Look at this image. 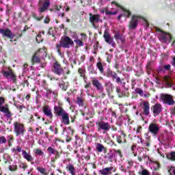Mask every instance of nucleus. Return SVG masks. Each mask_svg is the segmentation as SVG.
I'll return each mask as SVG.
<instances>
[{
  "instance_id": "1",
  "label": "nucleus",
  "mask_w": 175,
  "mask_h": 175,
  "mask_svg": "<svg viewBox=\"0 0 175 175\" xmlns=\"http://www.w3.org/2000/svg\"><path fill=\"white\" fill-rule=\"evenodd\" d=\"M96 126L97 129V132L98 133H103L104 135L105 133H107L111 129V126H110V123L109 122H103L102 120H99L96 122Z\"/></svg>"
},
{
  "instance_id": "2",
  "label": "nucleus",
  "mask_w": 175,
  "mask_h": 175,
  "mask_svg": "<svg viewBox=\"0 0 175 175\" xmlns=\"http://www.w3.org/2000/svg\"><path fill=\"white\" fill-rule=\"evenodd\" d=\"M5 97L1 96L0 97V111L5 114V117L7 118H12L13 117V113L9 109V105L8 104L5 105ZM5 105V106H3Z\"/></svg>"
},
{
  "instance_id": "3",
  "label": "nucleus",
  "mask_w": 175,
  "mask_h": 175,
  "mask_svg": "<svg viewBox=\"0 0 175 175\" xmlns=\"http://www.w3.org/2000/svg\"><path fill=\"white\" fill-rule=\"evenodd\" d=\"M75 42L70 37L65 36L62 37L59 44H56V48L61 49V47H62L63 49H70V46H73Z\"/></svg>"
},
{
  "instance_id": "4",
  "label": "nucleus",
  "mask_w": 175,
  "mask_h": 175,
  "mask_svg": "<svg viewBox=\"0 0 175 175\" xmlns=\"http://www.w3.org/2000/svg\"><path fill=\"white\" fill-rule=\"evenodd\" d=\"M25 126L24 124L18 122L14 123V132L16 136H24L25 133Z\"/></svg>"
},
{
  "instance_id": "5",
  "label": "nucleus",
  "mask_w": 175,
  "mask_h": 175,
  "mask_svg": "<svg viewBox=\"0 0 175 175\" xmlns=\"http://www.w3.org/2000/svg\"><path fill=\"white\" fill-rule=\"evenodd\" d=\"M60 120L64 125H70V122L73 124L76 121V116H70L69 113L66 112L60 116Z\"/></svg>"
},
{
  "instance_id": "6",
  "label": "nucleus",
  "mask_w": 175,
  "mask_h": 175,
  "mask_svg": "<svg viewBox=\"0 0 175 175\" xmlns=\"http://www.w3.org/2000/svg\"><path fill=\"white\" fill-rule=\"evenodd\" d=\"M106 77L109 79H111V80L116 81V83H121V78L118 77V74L110 68H107Z\"/></svg>"
},
{
  "instance_id": "7",
  "label": "nucleus",
  "mask_w": 175,
  "mask_h": 175,
  "mask_svg": "<svg viewBox=\"0 0 175 175\" xmlns=\"http://www.w3.org/2000/svg\"><path fill=\"white\" fill-rule=\"evenodd\" d=\"M142 18V16L137 15H133L132 18L129 23V29H136L137 25L139 24V20Z\"/></svg>"
},
{
  "instance_id": "8",
  "label": "nucleus",
  "mask_w": 175,
  "mask_h": 175,
  "mask_svg": "<svg viewBox=\"0 0 175 175\" xmlns=\"http://www.w3.org/2000/svg\"><path fill=\"white\" fill-rule=\"evenodd\" d=\"M161 99L164 105H168V106H173V105H175L173 96L170 94H162L161 96Z\"/></svg>"
},
{
  "instance_id": "9",
  "label": "nucleus",
  "mask_w": 175,
  "mask_h": 175,
  "mask_svg": "<svg viewBox=\"0 0 175 175\" xmlns=\"http://www.w3.org/2000/svg\"><path fill=\"white\" fill-rule=\"evenodd\" d=\"M52 72L55 73V75H57V76H61L64 75V71L62 66L59 62H55L52 66Z\"/></svg>"
},
{
  "instance_id": "10",
  "label": "nucleus",
  "mask_w": 175,
  "mask_h": 175,
  "mask_svg": "<svg viewBox=\"0 0 175 175\" xmlns=\"http://www.w3.org/2000/svg\"><path fill=\"white\" fill-rule=\"evenodd\" d=\"M63 104L59 103L58 105H55L53 107V113L55 117H61L63 114L67 112L62 107Z\"/></svg>"
},
{
  "instance_id": "11",
  "label": "nucleus",
  "mask_w": 175,
  "mask_h": 175,
  "mask_svg": "<svg viewBox=\"0 0 175 175\" xmlns=\"http://www.w3.org/2000/svg\"><path fill=\"white\" fill-rule=\"evenodd\" d=\"M148 132L153 135L154 136H157L158 133H159V125L157 123H150L148 128Z\"/></svg>"
},
{
  "instance_id": "12",
  "label": "nucleus",
  "mask_w": 175,
  "mask_h": 175,
  "mask_svg": "<svg viewBox=\"0 0 175 175\" xmlns=\"http://www.w3.org/2000/svg\"><path fill=\"white\" fill-rule=\"evenodd\" d=\"M150 110L152 111L154 116H159L162 113L163 107L161 103H157L151 107Z\"/></svg>"
},
{
  "instance_id": "13",
  "label": "nucleus",
  "mask_w": 175,
  "mask_h": 175,
  "mask_svg": "<svg viewBox=\"0 0 175 175\" xmlns=\"http://www.w3.org/2000/svg\"><path fill=\"white\" fill-rule=\"evenodd\" d=\"M103 38L107 44H111L113 49H116V42H114V40H113L111 36H110V33L107 31H105Z\"/></svg>"
},
{
  "instance_id": "14",
  "label": "nucleus",
  "mask_w": 175,
  "mask_h": 175,
  "mask_svg": "<svg viewBox=\"0 0 175 175\" xmlns=\"http://www.w3.org/2000/svg\"><path fill=\"white\" fill-rule=\"evenodd\" d=\"M140 107L142 109V114L146 117L150 116V103L148 101H144L140 105Z\"/></svg>"
},
{
  "instance_id": "15",
  "label": "nucleus",
  "mask_w": 175,
  "mask_h": 175,
  "mask_svg": "<svg viewBox=\"0 0 175 175\" xmlns=\"http://www.w3.org/2000/svg\"><path fill=\"white\" fill-rule=\"evenodd\" d=\"M126 134L124 131H120V135L116 137V142L118 144H125L127 143Z\"/></svg>"
},
{
  "instance_id": "16",
  "label": "nucleus",
  "mask_w": 175,
  "mask_h": 175,
  "mask_svg": "<svg viewBox=\"0 0 175 175\" xmlns=\"http://www.w3.org/2000/svg\"><path fill=\"white\" fill-rule=\"evenodd\" d=\"M42 111L44 114L49 117L50 120H53L54 118V115H53V111H51V107L49 105H45L42 107Z\"/></svg>"
},
{
  "instance_id": "17",
  "label": "nucleus",
  "mask_w": 175,
  "mask_h": 175,
  "mask_svg": "<svg viewBox=\"0 0 175 175\" xmlns=\"http://www.w3.org/2000/svg\"><path fill=\"white\" fill-rule=\"evenodd\" d=\"M92 84L93 87L96 88V91H98L99 90H103V88H104L102 83H100V81H99V80H98V79L95 77H93L92 79Z\"/></svg>"
},
{
  "instance_id": "18",
  "label": "nucleus",
  "mask_w": 175,
  "mask_h": 175,
  "mask_svg": "<svg viewBox=\"0 0 175 175\" xmlns=\"http://www.w3.org/2000/svg\"><path fill=\"white\" fill-rule=\"evenodd\" d=\"M89 21L91 24H94V23H102V20H100V15L99 14H92V13L89 14Z\"/></svg>"
},
{
  "instance_id": "19",
  "label": "nucleus",
  "mask_w": 175,
  "mask_h": 175,
  "mask_svg": "<svg viewBox=\"0 0 175 175\" xmlns=\"http://www.w3.org/2000/svg\"><path fill=\"white\" fill-rule=\"evenodd\" d=\"M0 34L2 35V38H12V34L13 32L10 29L5 28V29H0Z\"/></svg>"
},
{
  "instance_id": "20",
  "label": "nucleus",
  "mask_w": 175,
  "mask_h": 175,
  "mask_svg": "<svg viewBox=\"0 0 175 175\" xmlns=\"http://www.w3.org/2000/svg\"><path fill=\"white\" fill-rule=\"evenodd\" d=\"M112 5H116V6H117V8H120V9H121L122 11H124V17H127L128 18H129V17L131 16V14H132L131 13V11L129 10H126V8H124V7H122L121 5H120L118 3H117L116 1H112L111 2Z\"/></svg>"
},
{
  "instance_id": "21",
  "label": "nucleus",
  "mask_w": 175,
  "mask_h": 175,
  "mask_svg": "<svg viewBox=\"0 0 175 175\" xmlns=\"http://www.w3.org/2000/svg\"><path fill=\"white\" fill-rule=\"evenodd\" d=\"M42 49H40L37 52H36L31 59V62L33 65H35V64H39L40 62V51Z\"/></svg>"
},
{
  "instance_id": "22",
  "label": "nucleus",
  "mask_w": 175,
  "mask_h": 175,
  "mask_svg": "<svg viewBox=\"0 0 175 175\" xmlns=\"http://www.w3.org/2000/svg\"><path fill=\"white\" fill-rule=\"evenodd\" d=\"M96 151H98V152H103V151H104V154H106V152H107V148L105 147V146H103L100 143L96 144Z\"/></svg>"
},
{
  "instance_id": "23",
  "label": "nucleus",
  "mask_w": 175,
  "mask_h": 175,
  "mask_svg": "<svg viewBox=\"0 0 175 175\" xmlns=\"http://www.w3.org/2000/svg\"><path fill=\"white\" fill-rule=\"evenodd\" d=\"M112 170H113V167H105L100 170L99 173L100 174H102V175H111V174H113V172H111Z\"/></svg>"
},
{
  "instance_id": "24",
  "label": "nucleus",
  "mask_w": 175,
  "mask_h": 175,
  "mask_svg": "<svg viewBox=\"0 0 175 175\" xmlns=\"http://www.w3.org/2000/svg\"><path fill=\"white\" fill-rule=\"evenodd\" d=\"M22 154L23 158L27 160V162H32L33 161V157L31 155V152H27L25 150H22Z\"/></svg>"
},
{
  "instance_id": "25",
  "label": "nucleus",
  "mask_w": 175,
  "mask_h": 175,
  "mask_svg": "<svg viewBox=\"0 0 175 175\" xmlns=\"http://www.w3.org/2000/svg\"><path fill=\"white\" fill-rule=\"evenodd\" d=\"M114 39L117 40H121L122 43H125V37L120 33V32L117 31L114 35Z\"/></svg>"
},
{
  "instance_id": "26",
  "label": "nucleus",
  "mask_w": 175,
  "mask_h": 175,
  "mask_svg": "<svg viewBox=\"0 0 175 175\" xmlns=\"http://www.w3.org/2000/svg\"><path fill=\"white\" fill-rule=\"evenodd\" d=\"M50 6V1H45L42 5V6L40 8V12L44 13V12H46L47 9H49V7Z\"/></svg>"
},
{
  "instance_id": "27",
  "label": "nucleus",
  "mask_w": 175,
  "mask_h": 175,
  "mask_svg": "<svg viewBox=\"0 0 175 175\" xmlns=\"http://www.w3.org/2000/svg\"><path fill=\"white\" fill-rule=\"evenodd\" d=\"M159 32H161L162 34L160 36V40L162 43H167V37L166 33H163V31L161 29H159Z\"/></svg>"
},
{
  "instance_id": "28",
  "label": "nucleus",
  "mask_w": 175,
  "mask_h": 175,
  "mask_svg": "<svg viewBox=\"0 0 175 175\" xmlns=\"http://www.w3.org/2000/svg\"><path fill=\"white\" fill-rule=\"evenodd\" d=\"M78 73L80 75V77H82L83 79V81L85 83H87V77L85 76V70L83 68H79L78 69Z\"/></svg>"
},
{
  "instance_id": "29",
  "label": "nucleus",
  "mask_w": 175,
  "mask_h": 175,
  "mask_svg": "<svg viewBox=\"0 0 175 175\" xmlns=\"http://www.w3.org/2000/svg\"><path fill=\"white\" fill-rule=\"evenodd\" d=\"M163 80L168 87H173L174 85V84L172 83V78L169 75H165Z\"/></svg>"
},
{
  "instance_id": "30",
  "label": "nucleus",
  "mask_w": 175,
  "mask_h": 175,
  "mask_svg": "<svg viewBox=\"0 0 175 175\" xmlns=\"http://www.w3.org/2000/svg\"><path fill=\"white\" fill-rule=\"evenodd\" d=\"M97 69L99 70V72L101 75L105 73V68H103V64L101 62H98L96 64Z\"/></svg>"
},
{
  "instance_id": "31",
  "label": "nucleus",
  "mask_w": 175,
  "mask_h": 175,
  "mask_svg": "<svg viewBox=\"0 0 175 175\" xmlns=\"http://www.w3.org/2000/svg\"><path fill=\"white\" fill-rule=\"evenodd\" d=\"M116 92L118 94V96L119 98H122L124 96H128L129 94H125V93L121 91V88L120 87H116Z\"/></svg>"
},
{
  "instance_id": "32",
  "label": "nucleus",
  "mask_w": 175,
  "mask_h": 175,
  "mask_svg": "<svg viewBox=\"0 0 175 175\" xmlns=\"http://www.w3.org/2000/svg\"><path fill=\"white\" fill-rule=\"evenodd\" d=\"M152 65H154V61L148 62L146 68L148 73H151L152 71Z\"/></svg>"
},
{
  "instance_id": "33",
  "label": "nucleus",
  "mask_w": 175,
  "mask_h": 175,
  "mask_svg": "<svg viewBox=\"0 0 175 175\" xmlns=\"http://www.w3.org/2000/svg\"><path fill=\"white\" fill-rule=\"evenodd\" d=\"M66 169H68V172L71 175H76V169L75 168V166L73 165H68V167H66Z\"/></svg>"
},
{
  "instance_id": "34",
  "label": "nucleus",
  "mask_w": 175,
  "mask_h": 175,
  "mask_svg": "<svg viewBox=\"0 0 175 175\" xmlns=\"http://www.w3.org/2000/svg\"><path fill=\"white\" fill-rule=\"evenodd\" d=\"M114 157H116V154L113 152V150H110V152L107 153V155L105 156V158H107L109 162H111Z\"/></svg>"
},
{
  "instance_id": "35",
  "label": "nucleus",
  "mask_w": 175,
  "mask_h": 175,
  "mask_svg": "<svg viewBox=\"0 0 175 175\" xmlns=\"http://www.w3.org/2000/svg\"><path fill=\"white\" fill-rule=\"evenodd\" d=\"M1 73L3 76V77H5V79H9V77H10V75H12V73H13V70H10L9 71H6L3 70L1 71Z\"/></svg>"
},
{
  "instance_id": "36",
  "label": "nucleus",
  "mask_w": 175,
  "mask_h": 175,
  "mask_svg": "<svg viewBox=\"0 0 175 175\" xmlns=\"http://www.w3.org/2000/svg\"><path fill=\"white\" fill-rule=\"evenodd\" d=\"M112 85H113V83H111V82H108L107 83L105 84V87H106L105 90L109 96H110V90H113V88H111Z\"/></svg>"
},
{
  "instance_id": "37",
  "label": "nucleus",
  "mask_w": 175,
  "mask_h": 175,
  "mask_svg": "<svg viewBox=\"0 0 175 175\" xmlns=\"http://www.w3.org/2000/svg\"><path fill=\"white\" fill-rule=\"evenodd\" d=\"M42 87L46 90V91L48 92V94H51V89L49 88V86L47 85V81L46 80L42 81Z\"/></svg>"
},
{
  "instance_id": "38",
  "label": "nucleus",
  "mask_w": 175,
  "mask_h": 175,
  "mask_svg": "<svg viewBox=\"0 0 175 175\" xmlns=\"http://www.w3.org/2000/svg\"><path fill=\"white\" fill-rule=\"evenodd\" d=\"M37 170L40 173V174L43 175H49V173H47V170L44 167H37Z\"/></svg>"
},
{
  "instance_id": "39",
  "label": "nucleus",
  "mask_w": 175,
  "mask_h": 175,
  "mask_svg": "<svg viewBox=\"0 0 175 175\" xmlns=\"http://www.w3.org/2000/svg\"><path fill=\"white\" fill-rule=\"evenodd\" d=\"M59 87L63 91H66L68 90V87H69V86L64 81H62L59 83Z\"/></svg>"
},
{
  "instance_id": "40",
  "label": "nucleus",
  "mask_w": 175,
  "mask_h": 175,
  "mask_svg": "<svg viewBox=\"0 0 175 175\" xmlns=\"http://www.w3.org/2000/svg\"><path fill=\"white\" fill-rule=\"evenodd\" d=\"M97 91L100 95L98 98H101L102 99H103L106 97V93H105V88H103V89L98 90Z\"/></svg>"
},
{
  "instance_id": "41",
  "label": "nucleus",
  "mask_w": 175,
  "mask_h": 175,
  "mask_svg": "<svg viewBox=\"0 0 175 175\" xmlns=\"http://www.w3.org/2000/svg\"><path fill=\"white\" fill-rule=\"evenodd\" d=\"M76 103L79 106H81V107L84 106V100H83V97H77Z\"/></svg>"
},
{
  "instance_id": "42",
  "label": "nucleus",
  "mask_w": 175,
  "mask_h": 175,
  "mask_svg": "<svg viewBox=\"0 0 175 175\" xmlns=\"http://www.w3.org/2000/svg\"><path fill=\"white\" fill-rule=\"evenodd\" d=\"M35 155H38L39 157H42V155H44V152L40 148L34 149Z\"/></svg>"
},
{
  "instance_id": "43",
  "label": "nucleus",
  "mask_w": 175,
  "mask_h": 175,
  "mask_svg": "<svg viewBox=\"0 0 175 175\" xmlns=\"http://www.w3.org/2000/svg\"><path fill=\"white\" fill-rule=\"evenodd\" d=\"M167 159H170V161H175V152H171L170 153L167 154Z\"/></svg>"
},
{
  "instance_id": "44",
  "label": "nucleus",
  "mask_w": 175,
  "mask_h": 175,
  "mask_svg": "<svg viewBox=\"0 0 175 175\" xmlns=\"http://www.w3.org/2000/svg\"><path fill=\"white\" fill-rule=\"evenodd\" d=\"M47 151L49 155H54L57 152V149L53 148V147L49 146L47 148Z\"/></svg>"
},
{
  "instance_id": "45",
  "label": "nucleus",
  "mask_w": 175,
  "mask_h": 175,
  "mask_svg": "<svg viewBox=\"0 0 175 175\" xmlns=\"http://www.w3.org/2000/svg\"><path fill=\"white\" fill-rule=\"evenodd\" d=\"M8 169L10 172H17L18 168L17 167V165L14 164L9 165Z\"/></svg>"
},
{
  "instance_id": "46",
  "label": "nucleus",
  "mask_w": 175,
  "mask_h": 175,
  "mask_svg": "<svg viewBox=\"0 0 175 175\" xmlns=\"http://www.w3.org/2000/svg\"><path fill=\"white\" fill-rule=\"evenodd\" d=\"M13 142H14V137H13L12 135H9L8 141L9 147H12V146H13Z\"/></svg>"
},
{
  "instance_id": "47",
  "label": "nucleus",
  "mask_w": 175,
  "mask_h": 175,
  "mask_svg": "<svg viewBox=\"0 0 175 175\" xmlns=\"http://www.w3.org/2000/svg\"><path fill=\"white\" fill-rule=\"evenodd\" d=\"M139 175H150V172L147 169H144L138 172Z\"/></svg>"
},
{
  "instance_id": "48",
  "label": "nucleus",
  "mask_w": 175,
  "mask_h": 175,
  "mask_svg": "<svg viewBox=\"0 0 175 175\" xmlns=\"http://www.w3.org/2000/svg\"><path fill=\"white\" fill-rule=\"evenodd\" d=\"M74 42L76 43L77 46H79V47L84 46V42L79 39L75 40Z\"/></svg>"
},
{
  "instance_id": "49",
  "label": "nucleus",
  "mask_w": 175,
  "mask_h": 175,
  "mask_svg": "<svg viewBox=\"0 0 175 175\" xmlns=\"http://www.w3.org/2000/svg\"><path fill=\"white\" fill-rule=\"evenodd\" d=\"M89 71L91 75H98V71L94 67L90 66L89 68Z\"/></svg>"
},
{
  "instance_id": "50",
  "label": "nucleus",
  "mask_w": 175,
  "mask_h": 175,
  "mask_svg": "<svg viewBox=\"0 0 175 175\" xmlns=\"http://www.w3.org/2000/svg\"><path fill=\"white\" fill-rule=\"evenodd\" d=\"M154 165L153 166V169L155 172H157V170H159V169H161V164L158 162H154Z\"/></svg>"
},
{
  "instance_id": "51",
  "label": "nucleus",
  "mask_w": 175,
  "mask_h": 175,
  "mask_svg": "<svg viewBox=\"0 0 175 175\" xmlns=\"http://www.w3.org/2000/svg\"><path fill=\"white\" fill-rule=\"evenodd\" d=\"M7 142L8 139H6V137H5V136L0 137V144H6Z\"/></svg>"
},
{
  "instance_id": "52",
  "label": "nucleus",
  "mask_w": 175,
  "mask_h": 175,
  "mask_svg": "<svg viewBox=\"0 0 175 175\" xmlns=\"http://www.w3.org/2000/svg\"><path fill=\"white\" fill-rule=\"evenodd\" d=\"M118 13V12L115 11V12H110V11H105V14L107 16H116V14H117Z\"/></svg>"
},
{
  "instance_id": "53",
  "label": "nucleus",
  "mask_w": 175,
  "mask_h": 175,
  "mask_svg": "<svg viewBox=\"0 0 175 175\" xmlns=\"http://www.w3.org/2000/svg\"><path fill=\"white\" fill-rule=\"evenodd\" d=\"M21 85H22L23 88L29 87V81H28V79H24V81H23V83H21Z\"/></svg>"
},
{
  "instance_id": "54",
  "label": "nucleus",
  "mask_w": 175,
  "mask_h": 175,
  "mask_svg": "<svg viewBox=\"0 0 175 175\" xmlns=\"http://www.w3.org/2000/svg\"><path fill=\"white\" fill-rule=\"evenodd\" d=\"M16 107L17 109V110H20L19 113H23V109H25V106L24 105H16Z\"/></svg>"
},
{
  "instance_id": "55",
  "label": "nucleus",
  "mask_w": 175,
  "mask_h": 175,
  "mask_svg": "<svg viewBox=\"0 0 175 175\" xmlns=\"http://www.w3.org/2000/svg\"><path fill=\"white\" fill-rule=\"evenodd\" d=\"M108 111L111 113L112 117H114L115 118H117V113H116V111L113 110V108H109Z\"/></svg>"
},
{
  "instance_id": "56",
  "label": "nucleus",
  "mask_w": 175,
  "mask_h": 175,
  "mask_svg": "<svg viewBox=\"0 0 175 175\" xmlns=\"http://www.w3.org/2000/svg\"><path fill=\"white\" fill-rule=\"evenodd\" d=\"M135 92L137 94H139V95H140L141 96H143V90H142V88H137L135 90Z\"/></svg>"
},
{
  "instance_id": "57",
  "label": "nucleus",
  "mask_w": 175,
  "mask_h": 175,
  "mask_svg": "<svg viewBox=\"0 0 175 175\" xmlns=\"http://www.w3.org/2000/svg\"><path fill=\"white\" fill-rule=\"evenodd\" d=\"M165 68L163 67V66H159L158 69H157V72L158 73H165Z\"/></svg>"
},
{
  "instance_id": "58",
  "label": "nucleus",
  "mask_w": 175,
  "mask_h": 175,
  "mask_svg": "<svg viewBox=\"0 0 175 175\" xmlns=\"http://www.w3.org/2000/svg\"><path fill=\"white\" fill-rule=\"evenodd\" d=\"M113 151H114V152L118 154V155H119L120 158H122L123 155H122V152L121 151V150L113 149Z\"/></svg>"
},
{
  "instance_id": "59",
  "label": "nucleus",
  "mask_w": 175,
  "mask_h": 175,
  "mask_svg": "<svg viewBox=\"0 0 175 175\" xmlns=\"http://www.w3.org/2000/svg\"><path fill=\"white\" fill-rule=\"evenodd\" d=\"M10 77L11 78V79L14 83H16V80H17V78L16 77V75H14L13 71L12 72V75L10 76Z\"/></svg>"
},
{
  "instance_id": "60",
  "label": "nucleus",
  "mask_w": 175,
  "mask_h": 175,
  "mask_svg": "<svg viewBox=\"0 0 175 175\" xmlns=\"http://www.w3.org/2000/svg\"><path fill=\"white\" fill-rule=\"evenodd\" d=\"M124 79H121L120 78V82H116L117 84H121L122 87H123V88H125V84L126 83L125 82H123L124 81Z\"/></svg>"
},
{
  "instance_id": "61",
  "label": "nucleus",
  "mask_w": 175,
  "mask_h": 175,
  "mask_svg": "<svg viewBox=\"0 0 175 175\" xmlns=\"http://www.w3.org/2000/svg\"><path fill=\"white\" fill-rule=\"evenodd\" d=\"M142 131H143V127H142V126H137L136 129V133H142Z\"/></svg>"
},
{
  "instance_id": "62",
  "label": "nucleus",
  "mask_w": 175,
  "mask_h": 175,
  "mask_svg": "<svg viewBox=\"0 0 175 175\" xmlns=\"http://www.w3.org/2000/svg\"><path fill=\"white\" fill-rule=\"evenodd\" d=\"M127 163L129 166L127 167L128 169H131L133 166V162L130 160H127Z\"/></svg>"
},
{
  "instance_id": "63",
  "label": "nucleus",
  "mask_w": 175,
  "mask_h": 175,
  "mask_svg": "<svg viewBox=\"0 0 175 175\" xmlns=\"http://www.w3.org/2000/svg\"><path fill=\"white\" fill-rule=\"evenodd\" d=\"M55 155V159H58L61 157V153L58 152V150L56 151V152L54 154Z\"/></svg>"
},
{
  "instance_id": "64",
  "label": "nucleus",
  "mask_w": 175,
  "mask_h": 175,
  "mask_svg": "<svg viewBox=\"0 0 175 175\" xmlns=\"http://www.w3.org/2000/svg\"><path fill=\"white\" fill-rule=\"evenodd\" d=\"M163 68H164V70H170V68H171V66L170 64H168V65H164L163 66Z\"/></svg>"
}]
</instances>
